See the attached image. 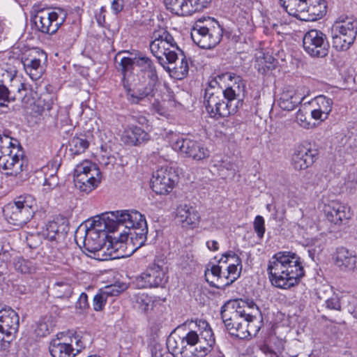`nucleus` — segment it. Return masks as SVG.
Returning <instances> with one entry per match:
<instances>
[{"instance_id": "nucleus-15", "label": "nucleus", "mask_w": 357, "mask_h": 357, "mask_svg": "<svg viewBox=\"0 0 357 357\" xmlns=\"http://www.w3.org/2000/svg\"><path fill=\"white\" fill-rule=\"evenodd\" d=\"M106 215V219H108V223L114 226V232L119 230L121 227H124L128 231L132 227H135L144 217L139 211L136 210H121L109 212Z\"/></svg>"}, {"instance_id": "nucleus-31", "label": "nucleus", "mask_w": 357, "mask_h": 357, "mask_svg": "<svg viewBox=\"0 0 357 357\" xmlns=\"http://www.w3.org/2000/svg\"><path fill=\"white\" fill-rule=\"evenodd\" d=\"M262 315L255 319H244L242 331H240L239 339H245L248 337L256 336L259 331L262 324Z\"/></svg>"}, {"instance_id": "nucleus-44", "label": "nucleus", "mask_w": 357, "mask_h": 357, "mask_svg": "<svg viewBox=\"0 0 357 357\" xmlns=\"http://www.w3.org/2000/svg\"><path fill=\"white\" fill-rule=\"evenodd\" d=\"M13 266L15 271L24 274L31 273L35 271L34 263L21 257L15 259Z\"/></svg>"}, {"instance_id": "nucleus-27", "label": "nucleus", "mask_w": 357, "mask_h": 357, "mask_svg": "<svg viewBox=\"0 0 357 357\" xmlns=\"http://www.w3.org/2000/svg\"><path fill=\"white\" fill-rule=\"evenodd\" d=\"M275 101L279 107L287 111H291L301 102L302 98L296 96L295 91H280L278 94H275Z\"/></svg>"}, {"instance_id": "nucleus-40", "label": "nucleus", "mask_w": 357, "mask_h": 357, "mask_svg": "<svg viewBox=\"0 0 357 357\" xmlns=\"http://www.w3.org/2000/svg\"><path fill=\"white\" fill-rule=\"evenodd\" d=\"M136 62L137 66L140 67L142 70L148 73V76L150 77L153 86H155L158 76L152 61L146 56H142L137 57Z\"/></svg>"}, {"instance_id": "nucleus-32", "label": "nucleus", "mask_w": 357, "mask_h": 357, "mask_svg": "<svg viewBox=\"0 0 357 357\" xmlns=\"http://www.w3.org/2000/svg\"><path fill=\"white\" fill-rule=\"evenodd\" d=\"M171 46L165 47L162 51L161 59H157L159 63L165 69L168 68L167 66L168 63H172L176 61L178 52L183 56V51L178 47L174 40Z\"/></svg>"}, {"instance_id": "nucleus-46", "label": "nucleus", "mask_w": 357, "mask_h": 357, "mask_svg": "<svg viewBox=\"0 0 357 357\" xmlns=\"http://www.w3.org/2000/svg\"><path fill=\"white\" fill-rule=\"evenodd\" d=\"M318 109L322 111L325 115H328L332 109L333 100L332 99L326 97L325 96H317L314 99Z\"/></svg>"}, {"instance_id": "nucleus-14", "label": "nucleus", "mask_w": 357, "mask_h": 357, "mask_svg": "<svg viewBox=\"0 0 357 357\" xmlns=\"http://www.w3.org/2000/svg\"><path fill=\"white\" fill-rule=\"evenodd\" d=\"M167 282L164 268L157 264L149 266L145 272L136 278V285L139 289L163 287Z\"/></svg>"}, {"instance_id": "nucleus-58", "label": "nucleus", "mask_w": 357, "mask_h": 357, "mask_svg": "<svg viewBox=\"0 0 357 357\" xmlns=\"http://www.w3.org/2000/svg\"><path fill=\"white\" fill-rule=\"evenodd\" d=\"M296 119L297 123L304 128L309 129L312 127L311 123L306 120L305 116H304L303 112L301 110L297 112Z\"/></svg>"}, {"instance_id": "nucleus-41", "label": "nucleus", "mask_w": 357, "mask_h": 357, "mask_svg": "<svg viewBox=\"0 0 357 357\" xmlns=\"http://www.w3.org/2000/svg\"><path fill=\"white\" fill-rule=\"evenodd\" d=\"M89 142L84 136L73 137L69 142V151L72 155H79L84 153L89 147Z\"/></svg>"}, {"instance_id": "nucleus-21", "label": "nucleus", "mask_w": 357, "mask_h": 357, "mask_svg": "<svg viewBox=\"0 0 357 357\" xmlns=\"http://www.w3.org/2000/svg\"><path fill=\"white\" fill-rule=\"evenodd\" d=\"M49 350L52 357H75L76 353L70 343L68 336L63 333L57 334L56 337L52 340Z\"/></svg>"}, {"instance_id": "nucleus-48", "label": "nucleus", "mask_w": 357, "mask_h": 357, "mask_svg": "<svg viewBox=\"0 0 357 357\" xmlns=\"http://www.w3.org/2000/svg\"><path fill=\"white\" fill-rule=\"evenodd\" d=\"M209 151L204 147L201 143L197 142L195 148L193 149V151L190 153V158H192L196 160H201L206 158L209 156Z\"/></svg>"}, {"instance_id": "nucleus-59", "label": "nucleus", "mask_w": 357, "mask_h": 357, "mask_svg": "<svg viewBox=\"0 0 357 357\" xmlns=\"http://www.w3.org/2000/svg\"><path fill=\"white\" fill-rule=\"evenodd\" d=\"M176 72L179 73L181 76H185L188 73V63L185 56L181 59L179 66L175 67Z\"/></svg>"}, {"instance_id": "nucleus-33", "label": "nucleus", "mask_w": 357, "mask_h": 357, "mask_svg": "<svg viewBox=\"0 0 357 357\" xmlns=\"http://www.w3.org/2000/svg\"><path fill=\"white\" fill-rule=\"evenodd\" d=\"M128 241L127 236L123 234H120L119 241H116L113 242L112 241H107L106 244L105 245V252L106 254H112L116 255V257H108V259H119L123 257L124 254L123 252H121V249L125 247L124 241Z\"/></svg>"}, {"instance_id": "nucleus-35", "label": "nucleus", "mask_w": 357, "mask_h": 357, "mask_svg": "<svg viewBox=\"0 0 357 357\" xmlns=\"http://www.w3.org/2000/svg\"><path fill=\"white\" fill-rule=\"evenodd\" d=\"M42 236L50 241H59L64 237L65 231L63 226L52 221L46 225L45 229L42 231Z\"/></svg>"}, {"instance_id": "nucleus-56", "label": "nucleus", "mask_w": 357, "mask_h": 357, "mask_svg": "<svg viewBox=\"0 0 357 357\" xmlns=\"http://www.w3.org/2000/svg\"><path fill=\"white\" fill-rule=\"evenodd\" d=\"M254 229L257 236L261 238L265 232L264 220L261 215H257L254 221Z\"/></svg>"}, {"instance_id": "nucleus-19", "label": "nucleus", "mask_w": 357, "mask_h": 357, "mask_svg": "<svg viewBox=\"0 0 357 357\" xmlns=\"http://www.w3.org/2000/svg\"><path fill=\"white\" fill-rule=\"evenodd\" d=\"M325 213L328 221L339 226L347 224L353 215L350 206L338 202L328 204Z\"/></svg>"}, {"instance_id": "nucleus-4", "label": "nucleus", "mask_w": 357, "mask_h": 357, "mask_svg": "<svg viewBox=\"0 0 357 357\" xmlns=\"http://www.w3.org/2000/svg\"><path fill=\"white\" fill-rule=\"evenodd\" d=\"M330 33L333 47L337 51L347 50L356 38L357 20L353 15H339L333 22Z\"/></svg>"}, {"instance_id": "nucleus-3", "label": "nucleus", "mask_w": 357, "mask_h": 357, "mask_svg": "<svg viewBox=\"0 0 357 357\" xmlns=\"http://www.w3.org/2000/svg\"><path fill=\"white\" fill-rule=\"evenodd\" d=\"M268 279L272 285L289 289L298 284L305 272L301 258L291 252H278L268 261Z\"/></svg>"}, {"instance_id": "nucleus-60", "label": "nucleus", "mask_w": 357, "mask_h": 357, "mask_svg": "<svg viewBox=\"0 0 357 357\" xmlns=\"http://www.w3.org/2000/svg\"><path fill=\"white\" fill-rule=\"evenodd\" d=\"M124 7V0H113L111 3V9L114 15L121 13Z\"/></svg>"}, {"instance_id": "nucleus-61", "label": "nucleus", "mask_w": 357, "mask_h": 357, "mask_svg": "<svg viewBox=\"0 0 357 357\" xmlns=\"http://www.w3.org/2000/svg\"><path fill=\"white\" fill-rule=\"evenodd\" d=\"M58 185V177L55 174H50L49 177H45L44 185H47L49 189H52Z\"/></svg>"}, {"instance_id": "nucleus-23", "label": "nucleus", "mask_w": 357, "mask_h": 357, "mask_svg": "<svg viewBox=\"0 0 357 357\" xmlns=\"http://www.w3.org/2000/svg\"><path fill=\"white\" fill-rule=\"evenodd\" d=\"M318 153L316 149H311L299 146L292 156V164L296 170L305 169L311 166L317 159Z\"/></svg>"}, {"instance_id": "nucleus-13", "label": "nucleus", "mask_w": 357, "mask_h": 357, "mask_svg": "<svg viewBox=\"0 0 357 357\" xmlns=\"http://www.w3.org/2000/svg\"><path fill=\"white\" fill-rule=\"evenodd\" d=\"M151 182V188L156 194L166 195L178 182V175L172 167H162L153 174Z\"/></svg>"}, {"instance_id": "nucleus-57", "label": "nucleus", "mask_w": 357, "mask_h": 357, "mask_svg": "<svg viewBox=\"0 0 357 357\" xmlns=\"http://www.w3.org/2000/svg\"><path fill=\"white\" fill-rule=\"evenodd\" d=\"M73 27L69 26L68 30L60 34V37L61 38L63 45H69L73 43V42L75 40V33L73 31Z\"/></svg>"}, {"instance_id": "nucleus-5", "label": "nucleus", "mask_w": 357, "mask_h": 357, "mask_svg": "<svg viewBox=\"0 0 357 357\" xmlns=\"http://www.w3.org/2000/svg\"><path fill=\"white\" fill-rule=\"evenodd\" d=\"M280 2L290 15L303 21H316L326 13L325 0H280Z\"/></svg>"}, {"instance_id": "nucleus-45", "label": "nucleus", "mask_w": 357, "mask_h": 357, "mask_svg": "<svg viewBox=\"0 0 357 357\" xmlns=\"http://www.w3.org/2000/svg\"><path fill=\"white\" fill-rule=\"evenodd\" d=\"M137 57H131L123 56L121 58L119 66L121 67V73L123 75L126 73H132L135 66H137Z\"/></svg>"}, {"instance_id": "nucleus-11", "label": "nucleus", "mask_w": 357, "mask_h": 357, "mask_svg": "<svg viewBox=\"0 0 357 357\" xmlns=\"http://www.w3.org/2000/svg\"><path fill=\"white\" fill-rule=\"evenodd\" d=\"M66 13L60 9L53 11H39L33 18L34 24L43 33L54 34L63 24Z\"/></svg>"}, {"instance_id": "nucleus-20", "label": "nucleus", "mask_w": 357, "mask_h": 357, "mask_svg": "<svg viewBox=\"0 0 357 357\" xmlns=\"http://www.w3.org/2000/svg\"><path fill=\"white\" fill-rule=\"evenodd\" d=\"M334 263L343 272H354L357 269V255L344 247L337 248L333 255Z\"/></svg>"}, {"instance_id": "nucleus-36", "label": "nucleus", "mask_w": 357, "mask_h": 357, "mask_svg": "<svg viewBox=\"0 0 357 357\" xmlns=\"http://www.w3.org/2000/svg\"><path fill=\"white\" fill-rule=\"evenodd\" d=\"M189 0H164L166 8L173 14L180 16L189 15Z\"/></svg>"}, {"instance_id": "nucleus-10", "label": "nucleus", "mask_w": 357, "mask_h": 357, "mask_svg": "<svg viewBox=\"0 0 357 357\" xmlns=\"http://www.w3.org/2000/svg\"><path fill=\"white\" fill-rule=\"evenodd\" d=\"M100 172L96 164L84 160L77 165L74 172V182L80 191L89 193L100 183Z\"/></svg>"}, {"instance_id": "nucleus-42", "label": "nucleus", "mask_w": 357, "mask_h": 357, "mask_svg": "<svg viewBox=\"0 0 357 357\" xmlns=\"http://www.w3.org/2000/svg\"><path fill=\"white\" fill-rule=\"evenodd\" d=\"M70 341V343L75 344L76 347L74 348L75 352L76 355L79 353L82 349H85L87 347H89L92 343V338L91 335L88 333L84 334H77L75 333L73 336L68 337Z\"/></svg>"}, {"instance_id": "nucleus-50", "label": "nucleus", "mask_w": 357, "mask_h": 357, "mask_svg": "<svg viewBox=\"0 0 357 357\" xmlns=\"http://www.w3.org/2000/svg\"><path fill=\"white\" fill-rule=\"evenodd\" d=\"M318 298L320 300L325 301L327 308L331 310H340L341 305L337 295L333 294L331 297L326 298V296H321L320 292H318Z\"/></svg>"}, {"instance_id": "nucleus-49", "label": "nucleus", "mask_w": 357, "mask_h": 357, "mask_svg": "<svg viewBox=\"0 0 357 357\" xmlns=\"http://www.w3.org/2000/svg\"><path fill=\"white\" fill-rule=\"evenodd\" d=\"M211 1V0H189V15L207 8Z\"/></svg>"}, {"instance_id": "nucleus-52", "label": "nucleus", "mask_w": 357, "mask_h": 357, "mask_svg": "<svg viewBox=\"0 0 357 357\" xmlns=\"http://www.w3.org/2000/svg\"><path fill=\"white\" fill-rule=\"evenodd\" d=\"M221 274H222L221 267L218 265H213L211 266V270L208 269L205 272V276L206 278V281L208 282H209V284H211V282L212 281H209L208 277L210 275H211L213 278H216V281L218 282L217 284L225 283V281H223L224 277L222 278Z\"/></svg>"}, {"instance_id": "nucleus-25", "label": "nucleus", "mask_w": 357, "mask_h": 357, "mask_svg": "<svg viewBox=\"0 0 357 357\" xmlns=\"http://www.w3.org/2000/svg\"><path fill=\"white\" fill-rule=\"evenodd\" d=\"M176 219L183 227L192 229L198 225L200 216L192 206L181 204L176 209Z\"/></svg>"}, {"instance_id": "nucleus-8", "label": "nucleus", "mask_w": 357, "mask_h": 357, "mask_svg": "<svg viewBox=\"0 0 357 357\" xmlns=\"http://www.w3.org/2000/svg\"><path fill=\"white\" fill-rule=\"evenodd\" d=\"M34 198L30 195H21L3 208L4 215L8 222L22 227L26 224L34 213Z\"/></svg>"}, {"instance_id": "nucleus-54", "label": "nucleus", "mask_w": 357, "mask_h": 357, "mask_svg": "<svg viewBox=\"0 0 357 357\" xmlns=\"http://www.w3.org/2000/svg\"><path fill=\"white\" fill-rule=\"evenodd\" d=\"M149 93H146L141 91H126V97L131 103H139L142 100L144 99Z\"/></svg>"}, {"instance_id": "nucleus-29", "label": "nucleus", "mask_w": 357, "mask_h": 357, "mask_svg": "<svg viewBox=\"0 0 357 357\" xmlns=\"http://www.w3.org/2000/svg\"><path fill=\"white\" fill-rule=\"evenodd\" d=\"M122 139L128 145L137 146L147 141L149 134L139 127L131 126L124 131Z\"/></svg>"}, {"instance_id": "nucleus-26", "label": "nucleus", "mask_w": 357, "mask_h": 357, "mask_svg": "<svg viewBox=\"0 0 357 357\" xmlns=\"http://www.w3.org/2000/svg\"><path fill=\"white\" fill-rule=\"evenodd\" d=\"M148 233L147 223L144 216L140 221H138L137 225L135 227H132L130 231H123L121 234L130 236V243L135 247L134 250H136L144 245L146 241V235Z\"/></svg>"}, {"instance_id": "nucleus-37", "label": "nucleus", "mask_w": 357, "mask_h": 357, "mask_svg": "<svg viewBox=\"0 0 357 357\" xmlns=\"http://www.w3.org/2000/svg\"><path fill=\"white\" fill-rule=\"evenodd\" d=\"M275 66V59L270 54H262L256 57L255 68L261 74H266Z\"/></svg>"}, {"instance_id": "nucleus-28", "label": "nucleus", "mask_w": 357, "mask_h": 357, "mask_svg": "<svg viewBox=\"0 0 357 357\" xmlns=\"http://www.w3.org/2000/svg\"><path fill=\"white\" fill-rule=\"evenodd\" d=\"M231 304H234L236 311L241 314V317L243 319H255L261 315L259 307L253 300H241V301H234Z\"/></svg>"}, {"instance_id": "nucleus-1", "label": "nucleus", "mask_w": 357, "mask_h": 357, "mask_svg": "<svg viewBox=\"0 0 357 357\" xmlns=\"http://www.w3.org/2000/svg\"><path fill=\"white\" fill-rule=\"evenodd\" d=\"M214 344L213 331L206 321H199L196 331L183 336L171 334L167 340V348L174 357H205Z\"/></svg>"}, {"instance_id": "nucleus-2", "label": "nucleus", "mask_w": 357, "mask_h": 357, "mask_svg": "<svg viewBox=\"0 0 357 357\" xmlns=\"http://www.w3.org/2000/svg\"><path fill=\"white\" fill-rule=\"evenodd\" d=\"M107 232H114V226L108 223L106 215L95 216L92 220L86 222L84 227H79L75 234L76 243L91 255V258L99 261H106L108 257H116L105 252V245L107 238Z\"/></svg>"}, {"instance_id": "nucleus-64", "label": "nucleus", "mask_w": 357, "mask_h": 357, "mask_svg": "<svg viewBox=\"0 0 357 357\" xmlns=\"http://www.w3.org/2000/svg\"><path fill=\"white\" fill-rule=\"evenodd\" d=\"M311 115L314 119L320 121H324L328 117V115L324 114L322 111L319 110L318 108L313 109L311 112Z\"/></svg>"}, {"instance_id": "nucleus-34", "label": "nucleus", "mask_w": 357, "mask_h": 357, "mask_svg": "<svg viewBox=\"0 0 357 357\" xmlns=\"http://www.w3.org/2000/svg\"><path fill=\"white\" fill-rule=\"evenodd\" d=\"M29 96L32 98V101L30 102L31 107V115L40 119L45 110L50 109V103L42 104V97H38V91H29Z\"/></svg>"}, {"instance_id": "nucleus-7", "label": "nucleus", "mask_w": 357, "mask_h": 357, "mask_svg": "<svg viewBox=\"0 0 357 357\" xmlns=\"http://www.w3.org/2000/svg\"><path fill=\"white\" fill-rule=\"evenodd\" d=\"M222 95L223 99H220L218 95L205 91L204 98L206 100V107L211 116L215 119L225 117L235 113L238 107L242 105V100L235 91H218Z\"/></svg>"}, {"instance_id": "nucleus-9", "label": "nucleus", "mask_w": 357, "mask_h": 357, "mask_svg": "<svg viewBox=\"0 0 357 357\" xmlns=\"http://www.w3.org/2000/svg\"><path fill=\"white\" fill-rule=\"evenodd\" d=\"M17 143V140L13 143L8 135H0V169L10 170L7 174L17 175L22 171L23 160L20 159L22 154L15 152L20 151L16 146Z\"/></svg>"}, {"instance_id": "nucleus-30", "label": "nucleus", "mask_w": 357, "mask_h": 357, "mask_svg": "<svg viewBox=\"0 0 357 357\" xmlns=\"http://www.w3.org/2000/svg\"><path fill=\"white\" fill-rule=\"evenodd\" d=\"M196 144L197 141L181 137L176 135H173L171 139V145L173 149L188 157L190 156V153L193 151Z\"/></svg>"}, {"instance_id": "nucleus-47", "label": "nucleus", "mask_w": 357, "mask_h": 357, "mask_svg": "<svg viewBox=\"0 0 357 357\" xmlns=\"http://www.w3.org/2000/svg\"><path fill=\"white\" fill-rule=\"evenodd\" d=\"M123 86L125 89H132L138 86L139 78L133 73H126L123 75Z\"/></svg>"}, {"instance_id": "nucleus-38", "label": "nucleus", "mask_w": 357, "mask_h": 357, "mask_svg": "<svg viewBox=\"0 0 357 357\" xmlns=\"http://www.w3.org/2000/svg\"><path fill=\"white\" fill-rule=\"evenodd\" d=\"M240 265L241 268H242V265L236 264H232L228 266L227 271V275L224 276V279L225 280V283L220 284H215L214 282H211V286L214 287L217 289H225L226 287H229L231 285L234 281H236L240 276L241 271L238 272L237 266Z\"/></svg>"}, {"instance_id": "nucleus-6", "label": "nucleus", "mask_w": 357, "mask_h": 357, "mask_svg": "<svg viewBox=\"0 0 357 357\" xmlns=\"http://www.w3.org/2000/svg\"><path fill=\"white\" fill-rule=\"evenodd\" d=\"M223 29L218 21L208 18H200L192 26L191 38L194 43L202 49H211L221 40Z\"/></svg>"}, {"instance_id": "nucleus-16", "label": "nucleus", "mask_w": 357, "mask_h": 357, "mask_svg": "<svg viewBox=\"0 0 357 357\" xmlns=\"http://www.w3.org/2000/svg\"><path fill=\"white\" fill-rule=\"evenodd\" d=\"M221 318L230 335L239 338L240 331H242L244 319L241 314L235 310L234 304L227 303L221 308Z\"/></svg>"}, {"instance_id": "nucleus-17", "label": "nucleus", "mask_w": 357, "mask_h": 357, "mask_svg": "<svg viewBox=\"0 0 357 357\" xmlns=\"http://www.w3.org/2000/svg\"><path fill=\"white\" fill-rule=\"evenodd\" d=\"M211 89H245V81L234 73L227 72L211 77L208 82Z\"/></svg>"}, {"instance_id": "nucleus-18", "label": "nucleus", "mask_w": 357, "mask_h": 357, "mask_svg": "<svg viewBox=\"0 0 357 357\" xmlns=\"http://www.w3.org/2000/svg\"><path fill=\"white\" fill-rule=\"evenodd\" d=\"M47 58V54L43 51H36L22 58L24 69L32 79H38L42 76L44 72L42 62H45Z\"/></svg>"}, {"instance_id": "nucleus-24", "label": "nucleus", "mask_w": 357, "mask_h": 357, "mask_svg": "<svg viewBox=\"0 0 357 357\" xmlns=\"http://www.w3.org/2000/svg\"><path fill=\"white\" fill-rule=\"evenodd\" d=\"M19 327V316L10 307L0 309V333L7 336L15 333Z\"/></svg>"}, {"instance_id": "nucleus-12", "label": "nucleus", "mask_w": 357, "mask_h": 357, "mask_svg": "<svg viewBox=\"0 0 357 357\" xmlns=\"http://www.w3.org/2000/svg\"><path fill=\"white\" fill-rule=\"evenodd\" d=\"M304 50L312 57H324L328 52V43L326 35L321 31L311 29L303 40Z\"/></svg>"}, {"instance_id": "nucleus-39", "label": "nucleus", "mask_w": 357, "mask_h": 357, "mask_svg": "<svg viewBox=\"0 0 357 357\" xmlns=\"http://www.w3.org/2000/svg\"><path fill=\"white\" fill-rule=\"evenodd\" d=\"M154 301L146 294H138L135 296L134 307L142 313L146 314L153 310Z\"/></svg>"}, {"instance_id": "nucleus-43", "label": "nucleus", "mask_w": 357, "mask_h": 357, "mask_svg": "<svg viewBox=\"0 0 357 357\" xmlns=\"http://www.w3.org/2000/svg\"><path fill=\"white\" fill-rule=\"evenodd\" d=\"M52 327L51 316H44L36 323L35 333L38 337H44L50 333Z\"/></svg>"}, {"instance_id": "nucleus-22", "label": "nucleus", "mask_w": 357, "mask_h": 357, "mask_svg": "<svg viewBox=\"0 0 357 357\" xmlns=\"http://www.w3.org/2000/svg\"><path fill=\"white\" fill-rule=\"evenodd\" d=\"M151 38L149 47L156 59H161L162 51L166 47H172L171 44L174 40L173 36L163 28L155 30L152 33Z\"/></svg>"}, {"instance_id": "nucleus-62", "label": "nucleus", "mask_w": 357, "mask_h": 357, "mask_svg": "<svg viewBox=\"0 0 357 357\" xmlns=\"http://www.w3.org/2000/svg\"><path fill=\"white\" fill-rule=\"evenodd\" d=\"M76 307L79 309H86L89 307L88 303V296L85 293H82L78 298V301L76 303Z\"/></svg>"}, {"instance_id": "nucleus-55", "label": "nucleus", "mask_w": 357, "mask_h": 357, "mask_svg": "<svg viewBox=\"0 0 357 357\" xmlns=\"http://www.w3.org/2000/svg\"><path fill=\"white\" fill-rule=\"evenodd\" d=\"M107 299V296L102 291L95 295L93 300V306L94 310L101 311L105 305Z\"/></svg>"}, {"instance_id": "nucleus-51", "label": "nucleus", "mask_w": 357, "mask_h": 357, "mask_svg": "<svg viewBox=\"0 0 357 357\" xmlns=\"http://www.w3.org/2000/svg\"><path fill=\"white\" fill-rule=\"evenodd\" d=\"M126 289L125 284H114L109 286H107L104 289L101 290L108 298L109 296H116L120 294Z\"/></svg>"}, {"instance_id": "nucleus-53", "label": "nucleus", "mask_w": 357, "mask_h": 357, "mask_svg": "<svg viewBox=\"0 0 357 357\" xmlns=\"http://www.w3.org/2000/svg\"><path fill=\"white\" fill-rule=\"evenodd\" d=\"M56 295L59 298L68 297L73 292V288L70 284L66 282H57L56 284Z\"/></svg>"}, {"instance_id": "nucleus-63", "label": "nucleus", "mask_w": 357, "mask_h": 357, "mask_svg": "<svg viewBox=\"0 0 357 357\" xmlns=\"http://www.w3.org/2000/svg\"><path fill=\"white\" fill-rule=\"evenodd\" d=\"M229 257L234 258L235 259V263H237V264H241V259L232 251H229V252L225 253V255H223L222 258L220 259V260L219 261V263H221V262L226 263L227 262V259Z\"/></svg>"}]
</instances>
